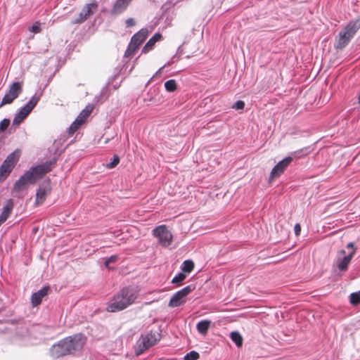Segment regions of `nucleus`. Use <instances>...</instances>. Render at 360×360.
<instances>
[{"label":"nucleus","mask_w":360,"mask_h":360,"mask_svg":"<svg viewBox=\"0 0 360 360\" xmlns=\"http://www.w3.org/2000/svg\"><path fill=\"white\" fill-rule=\"evenodd\" d=\"M94 108V107L93 105H86L85 108L79 114L76 119L84 124L86 121L87 118L90 116Z\"/></svg>","instance_id":"a211bd4d"},{"label":"nucleus","mask_w":360,"mask_h":360,"mask_svg":"<svg viewBox=\"0 0 360 360\" xmlns=\"http://www.w3.org/2000/svg\"><path fill=\"white\" fill-rule=\"evenodd\" d=\"M132 0H117L113 5L110 13L112 15H119L123 13Z\"/></svg>","instance_id":"4468645a"},{"label":"nucleus","mask_w":360,"mask_h":360,"mask_svg":"<svg viewBox=\"0 0 360 360\" xmlns=\"http://www.w3.org/2000/svg\"><path fill=\"white\" fill-rule=\"evenodd\" d=\"M195 288L194 285H190L179 290L177 292H191V291L195 290Z\"/></svg>","instance_id":"72a5a7b5"},{"label":"nucleus","mask_w":360,"mask_h":360,"mask_svg":"<svg viewBox=\"0 0 360 360\" xmlns=\"http://www.w3.org/2000/svg\"><path fill=\"white\" fill-rule=\"evenodd\" d=\"M245 107V103L243 101H238L233 105V108L236 110H243Z\"/></svg>","instance_id":"f704fd0d"},{"label":"nucleus","mask_w":360,"mask_h":360,"mask_svg":"<svg viewBox=\"0 0 360 360\" xmlns=\"http://www.w3.org/2000/svg\"><path fill=\"white\" fill-rule=\"evenodd\" d=\"M360 28V17L357 19L350 21L338 34L335 42L337 49H342L350 41L357 30Z\"/></svg>","instance_id":"7ed1b4c3"},{"label":"nucleus","mask_w":360,"mask_h":360,"mask_svg":"<svg viewBox=\"0 0 360 360\" xmlns=\"http://www.w3.org/2000/svg\"><path fill=\"white\" fill-rule=\"evenodd\" d=\"M22 92V87L19 82H13L9 87L8 91L5 94L0 103V108L6 105L13 103Z\"/></svg>","instance_id":"9d476101"},{"label":"nucleus","mask_w":360,"mask_h":360,"mask_svg":"<svg viewBox=\"0 0 360 360\" xmlns=\"http://www.w3.org/2000/svg\"><path fill=\"white\" fill-rule=\"evenodd\" d=\"M230 338L237 347H240L243 345V337L238 332H232L230 335Z\"/></svg>","instance_id":"412c9836"},{"label":"nucleus","mask_w":360,"mask_h":360,"mask_svg":"<svg viewBox=\"0 0 360 360\" xmlns=\"http://www.w3.org/2000/svg\"><path fill=\"white\" fill-rule=\"evenodd\" d=\"M13 201L9 199L6 201L5 205L3 207L2 212L0 214V226L4 224L7 219L9 217L11 212L13 209Z\"/></svg>","instance_id":"2eb2a0df"},{"label":"nucleus","mask_w":360,"mask_h":360,"mask_svg":"<svg viewBox=\"0 0 360 360\" xmlns=\"http://www.w3.org/2000/svg\"><path fill=\"white\" fill-rule=\"evenodd\" d=\"M358 292H360V290Z\"/></svg>","instance_id":"ea45409f"},{"label":"nucleus","mask_w":360,"mask_h":360,"mask_svg":"<svg viewBox=\"0 0 360 360\" xmlns=\"http://www.w3.org/2000/svg\"><path fill=\"white\" fill-rule=\"evenodd\" d=\"M9 124H10V120L4 119L0 122V131H4L8 127Z\"/></svg>","instance_id":"7c9ffc66"},{"label":"nucleus","mask_w":360,"mask_h":360,"mask_svg":"<svg viewBox=\"0 0 360 360\" xmlns=\"http://www.w3.org/2000/svg\"><path fill=\"white\" fill-rule=\"evenodd\" d=\"M186 295L187 294H174L169 302V306L170 307H176L180 306L185 302V297Z\"/></svg>","instance_id":"6ab92c4d"},{"label":"nucleus","mask_w":360,"mask_h":360,"mask_svg":"<svg viewBox=\"0 0 360 360\" xmlns=\"http://www.w3.org/2000/svg\"><path fill=\"white\" fill-rule=\"evenodd\" d=\"M86 342V338L82 334H75L65 338L57 344L53 345L50 353L53 358H60L64 356L73 354L81 350Z\"/></svg>","instance_id":"f257e3e1"},{"label":"nucleus","mask_w":360,"mask_h":360,"mask_svg":"<svg viewBox=\"0 0 360 360\" xmlns=\"http://www.w3.org/2000/svg\"><path fill=\"white\" fill-rule=\"evenodd\" d=\"M126 25L128 27H133L135 25V21L133 18H128L126 20Z\"/></svg>","instance_id":"e433bc0d"},{"label":"nucleus","mask_w":360,"mask_h":360,"mask_svg":"<svg viewBox=\"0 0 360 360\" xmlns=\"http://www.w3.org/2000/svg\"><path fill=\"white\" fill-rule=\"evenodd\" d=\"M211 325V321L209 320H202L198 323L196 328L198 331L202 335H205Z\"/></svg>","instance_id":"aec40b11"},{"label":"nucleus","mask_w":360,"mask_h":360,"mask_svg":"<svg viewBox=\"0 0 360 360\" xmlns=\"http://www.w3.org/2000/svg\"><path fill=\"white\" fill-rule=\"evenodd\" d=\"M98 5L95 3L86 4L79 14V17L72 20V24H79L84 22L94 11L97 10Z\"/></svg>","instance_id":"ddd939ff"},{"label":"nucleus","mask_w":360,"mask_h":360,"mask_svg":"<svg viewBox=\"0 0 360 360\" xmlns=\"http://www.w3.org/2000/svg\"><path fill=\"white\" fill-rule=\"evenodd\" d=\"M200 358V354L195 351H191L184 356V360H197Z\"/></svg>","instance_id":"cd10ccee"},{"label":"nucleus","mask_w":360,"mask_h":360,"mask_svg":"<svg viewBox=\"0 0 360 360\" xmlns=\"http://www.w3.org/2000/svg\"><path fill=\"white\" fill-rule=\"evenodd\" d=\"M347 248L348 250L347 253L343 249L337 252L335 265L340 271H346L348 269V266L356 250L354 243L352 242L347 245Z\"/></svg>","instance_id":"39448f33"},{"label":"nucleus","mask_w":360,"mask_h":360,"mask_svg":"<svg viewBox=\"0 0 360 360\" xmlns=\"http://www.w3.org/2000/svg\"><path fill=\"white\" fill-rule=\"evenodd\" d=\"M162 38V35L160 33H155L145 44V46L142 49V52L144 53H148V51H151L155 43L157 41H159Z\"/></svg>","instance_id":"f3484780"},{"label":"nucleus","mask_w":360,"mask_h":360,"mask_svg":"<svg viewBox=\"0 0 360 360\" xmlns=\"http://www.w3.org/2000/svg\"><path fill=\"white\" fill-rule=\"evenodd\" d=\"M47 294H32L31 297V302L33 307H37L39 305L44 297V295Z\"/></svg>","instance_id":"393cba45"},{"label":"nucleus","mask_w":360,"mask_h":360,"mask_svg":"<svg viewBox=\"0 0 360 360\" xmlns=\"http://www.w3.org/2000/svg\"><path fill=\"white\" fill-rule=\"evenodd\" d=\"M138 49L139 46H137V45H135L131 41H130L127 50L124 52V57L129 58L133 56Z\"/></svg>","instance_id":"4be33fe9"},{"label":"nucleus","mask_w":360,"mask_h":360,"mask_svg":"<svg viewBox=\"0 0 360 360\" xmlns=\"http://www.w3.org/2000/svg\"><path fill=\"white\" fill-rule=\"evenodd\" d=\"M304 149H301L298 151H295L292 153V155L295 156V158H300L304 155H306L307 153L303 154Z\"/></svg>","instance_id":"c9c22d12"},{"label":"nucleus","mask_w":360,"mask_h":360,"mask_svg":"<svg viewBox=\"0 0 360 360\" xmlns=\"http://www.w3.org/2000/svg\"><path fill=\"white\" fill-rule=\"evenodd\" d=\"M41 29L40 27V23L39 22H36L30 28V31L33 33H39Z\"/></svg>","instance_id":"2f4dec72"},{"label":"nucleus","mask_w":360,"mask_h":360,"mask_svg":"<svg viewBox=\"0 0 360 360\" xmlns=\"http://www.w3.org/2000/svg\"><path fill=\"white\" fill-rule=\"evenodd\" d=\"M136 298L134 294H115L108 302L106 310L109 312L122 311L133 304Z\"/></svg>","instance_id":"20e7f679"},{"label":"nucleus","mask_w":360,"mask_h":360,"mask_svg":"<svg viewBox=\"0 0 360 360\" xmlns=\"http://www.w3.org/2000/svg\"><path fill=\"white\" fill-rule=\"evenodd\" d=\"M20 157L18 151L9 154L0 166V181H4L12 172Z\"/></svg>","instance_id":"423d86ee"},{"label":"nucleus","mask_w":360,"mask_h":360,"mask_svg":"<svg viewBox=\"0 0 360 360\" xmlns=\"http://www.w3.org/2000/svg\"><path fill=\"white\" fill-rule=\"evenodd\" d=\"M118 256L117 255H112L109 258H108L105 262V266L106 267L108 266L109 264L110 263H115L117 261Z\"/></svg>","instance_id":"473e14b6"},{"label":"nucleus","mask_w":360,"mask_h":360,"mask_svg":"<svg viewBox=\"0 0 360 360\" xmlns=\"http://www.w3.org/2000/svg\"><path fill=\"white\" fill-rule=\"evenodd\" d=\"M56 162V159L45 163L32 167L28 171L20 177L15 183L13 190L15 192H20L27 188L28 184H34L41 179L46 174L52 169V166Z\"/></svg>","instance_id":"f03ea898"},{"label":"nucleus","mask_w":360,"mask_h":360,"mask_svg":"<svg viewBox=\"0 0 360 360\" xmlns=\"http://www.w3.org/2000/svg\"><path fill=\"white\" fill-rule=\"evenodd\" d=\"M49 290V286H45L42 289L38 290L37 292H48Z\"/></svg>","instance_id":"58836bf2"},{"label":"nucleus","mask_w":360,"mask_h":360,"mask_svg":"<svg viewBox=\"0 0 360 360\" xmlns=\"http://www.w3.org/2000/svg\"><path fill=\"white\" fill-rule=\"evenodd\" d=\"M292 161V157H286L283 160L278 162L272 169L270 176L269 181L274 180L279 177L290 165Z\"/></svg>","instance_id":"f8f14e48"},{"label":"nucleus","mask_w":360,"mask_h":360,"mask_svg":"<svg viewBox=\"0 0 360 360\" xmlns=\"http://www.w3.org/2000/svg\"><path fill=\"white\" fill-rule=\"evenodd\" d=\"M165 89L169 92H174L177 88L176 82L174 79H169L165 83Z\"/></svg>","instance_id":"a878e982"},{"label":"nucleus","mask_w":360,"mask_h":360,"mask_svg":"<svg viewBox=\"0 0 360 360\" xmlns=\"http://www.w3.org/2000/svg\"><path fill=\"white\" fill-rule=\"evenodd\" d=\"M161 335L156 332H149L146 334L141 335L139 340V348L140 352L138 354L148 349L160 340Z\"/></svg>","instance_id":"6e6552de"},{"label":"nucleus","mask_w":360,"mask_h":360,"mask_svg":"<svg viewBox=\"0 0 360 360\" xmlns=\"http://www.w3.org/2000/svg\"><path fill=\"white\" fill-rule=\"evenodd\" d=\"M153 235L158 240L159 244L165 248L169 246L173 240V236L166 225H160L153 230Z\"/></svg>","instance_id":"0eeeda50"},{"label":"nucleus","mask_w":360,"mask_h":360,"mask_svg":"<svg viewBox=\"0 0 360 360\" xmlns=\"http://www.w3.org/2000/svg\"><path fill=\"white\" fill-rule=\"evenodd\" d=\"M119 162H120L119 156L117 155H115L113 156L112 161L106 165V168L112 169V168L115 167L119 164Z\"/></svg>","instance_id":"c85d7f7f"},{"label":"nucleus","mask_w":360,"mask_h":360,"mask_svg":"<svg viewBox=\"0 0 360 360\" xmlns=\"http://www.w3.org/2000/svg\"><path fill=\"white\" fill-rule=\"evenodd\" d=\"M350 302L354 306L358 305L360 303V294H351Z\"/></svg>","instance_id":"c756f323"},{"label":"nucleus","mask_w":360,"mask_h":360,"mask_svg":"<svg viewBox=\"0 0 360 360\" xmlns=\"http://www.w3.org/2000/svg\"><path fill=\"white\" fill-rule=\"evenodd\" d=\"M83 124V123L78 120L75 119V120L71 124L70 127L68 129V133L70 135H72L76 132L79 127Z\"/></svg>","instance_id":"b1692460"},{"label":"nucleus","mask_w":360,"mask_h":360,"mask_svg":"<svg viewBox=\"0 0 360 360\" xmlns=\"http://www.w3.org/2000/svg\"><path fill=\"white\" fill-rule=\"evenodd\" d=\"M186 276L184 272H180L177 276L173 278L172 283L179 285L186 278Z\"/></svg>","instance_id":"bb28decb"},{"label":"nucleus","mask_w":360,"mask_h":360,"mask_svg":"<svg viewBox=\"0 0 360 360\" xmlns=\"http://www.w3.org/2000/svg\"><path fill=\"white\" fill-rule=\"evenodd\" d=\"M51 192V180L49 179L44 180L37 191L35 204L37 205H41L45 201L46 197L50 195Z\"/></svg>","instance_id":"9b49d317"},{"label":"nucleus","mask_w":360,"mask_h":360,"mask_svg":"<svg viewBox=\"0 0 360 360\" xmlns=\"http://www.w3.org/2000/svg\"><path fill=\"white\" fill-rule=\"evenodd\" d=\"M194 268V263L192 260H186L182 264L181 270L185 274L191 273Z\"/></svg>","instance_id":"5701e85b"},{"label":"nucleus","mask_w":360,"mask_h":360,"mask_svg":"<svg viewBox=\"0 0 360 360\" xmlns=\"http://www.w3.org/2000/svg\"><path fill=\"white\" fill-rule=\"evenodd\" d=\"M39 101V97L34 96L30 101L20 109V112L15 116L13 124L14 125H19L32 112Z\"/></svg>","instance_id":"1a4fd4ad"},{"label":"nucleus","mask_w":360,"mask_h":360,"mask_svg":"<svg viewBox=\"0 0 360 360\" xmlns=\"http://www.w3.org/2000/svg\"><path fill=\"white\" fill-rule=\"evenodd\" d=\"M148 34V31L147 29H141L131 37L130 41L139 47L142 42L146 39Z\"/></svg>","instance_id":"dca6fc26"},{"label":"nucleus","mask_w":360,"mask_h":360,"mask_svg":"<svg viewBox=\"0 0 360 360\" xmlns=\"http://www.w3.org/2000/svg\"><path fill=\"white\" fill-rule=\"evenodd\" d=\"M295 233L296 236H299L301 231V226L299 224H296L294 227Z\"/></svg>","instance_id":"4c0bfd02"}]
</instances>
